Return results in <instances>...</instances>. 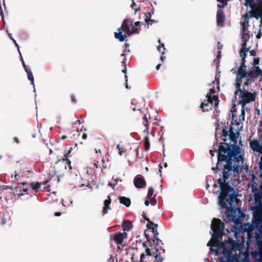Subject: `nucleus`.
<instances>
[{
  "instance_id": "f257e3e1",
  "label": "nucleus",
  "mask_w": 262,
  "mask_h": 262,
  "mask_svg": "<svg viewBox=\"0 0 262 262\" xmlns=\"http://www.w3.org/2000/svg\"><path fill=\"white\" fill-rule=\"evenodd\" d=\"M229 134L225 128L222 131V136L225 138L229 137V142L224 139V142L221 143L217 150L210 151V154L213 156V152H217V163L216 167H212L215 170L218 165H223L222 171L223 177L217 180L220 185L221 192L218 196V204L221 208H228L227 203L230 207H232L235 202L237 195L233 187L229 185L233 178L239 177L240 171H245L248 173V167L242 166L243 164V157L244 151L237 145V139L238 138L239 133L236 129L233 130L231 125L229 126Z\"/></svg>"
},
{
  "instance_id": "f03ea898",
  "label": "nucleus",
  "mask_w": 262,
  "mask_h": 262,
  "mask_svg": "<svg viewBox=\"0 0 262 262\" xmlns=\"http://www.w3.org/2000/svg\"><path fill=\"white\" fill-rule=\"evenodd\" d=\"M211 229L212 231L211 238L207 243V246L210 247V253L217 255L219 253V248L221 245L222 251L221 252L222 256L219 257L220 262H248L237 257L236 251L240 250L241 245H243L245 242L242 236H238V229L233 227L230 229L231 232H234L237 242H235L231 238L228 237L225 243L221 242L224 234V224L220 220H213Z\"/></svg>"
},
{
  "instance_id": "7ed1b4c3",
  "label": "nucleus",
  "mask_w": 262,
  "mask_h": 262,
  "mask_svg": "<svg viewBox=\"0 0 262 262\" xmlns=\"http://www.w3.org/2000/svg\"><path fill=\"white\" fill-rule=\"evenodd\" d=\"M246 80L247 84L254 83L256 79H262V71L259 67H252L248 70L246 66L245 59H242L239 67L237 70L235 81Z\"/></svg>"
},
{
  "instance_id": "20e7f679",
  "label": "nucleus",
  "mask_w": 262,
  "mask_h": 262,
  "mask_svg": "<svg viewBox=\"0 0 262 262\" xmlns=\"http://www.w3.org/2000/svg\"><path fill=\"white\" fill-rule=\"evenodd\" d=\"M242 81H235L233 85L235 86V91L234 92V98L236 99V96H238L239 99V103L241 106L246 105L247 104L255 100L257 93L256 92H250L248 90H246V85L249 84H247L246 81L242 86Z\"/></svg>"
},
{
  "instance_id": "39448f33",
  "label": "nucleus",
  "mask_w": 262,
  "mask_h": 262,
  "mask_svg": "<svg viewBox=\"0 0 262 262\" xmlns=\"http://www.w3.org/2000/svg\"><path fill=\"white\" fill-rule=\"evenodd\" d=\"M133 26V22L128 19H125L121 27L118 29V32L115 33V37L120 41H123L126 38V35H130V27Z\"/></svg>"
},
{
  "instance_id": "423d86ee",
  "label": "nucleus",
  "mask_w": 262,
  "mask_h": 262,
  "mask_svg": "<svg viewBox=\"0 0 262 262\" xmlns=\"http://www.w3.org/2000/svg\"><path fill=\"white\" fill-rule=\"evenodd\" d=\"M250 209L253 212L252 228H254L262 224V202L259 206H251Z\"/></svg>"
},
{
  "instance_id": "0eeeda50",
  "label": "nucleus",
  "mask_w": 262,
  "mask_h": 262,
  "mask_svg": "<svg viewBox=\"0 0 262 262\" xmlns=\"http://www.w3.org/2000/svg\"><path fill=\"white\" fill-rule=\"evenodd\" d=\"M261 227L258 229L256 232L250 233L248 234V242L253 243L256 244L257 246L262 245V224Z\"/></svg>"
},
{
  "instance_id": "6e6552de",
  "label": "nucleus",
  "mask_w": 262,
  "mask_h": 262,
  "mask_svg": "<svg viewBox=\"0 0 262 262\" xmlns=\"http://www.w3.org/2000/svg\"><path fill=\"white\" fill-rule=\"evenodd\" d=\"M254 12L253 11H249L246 13L245 15H243L242 18L243 21L241 22V25L242 26V38L244 40V35L245 34H247L248 35V38L250 37V33H247L246 31L247 28L249 27V20L252 17H254Z\"/></svg>"
},
{
  "instance_id": "1a4fd4ad",
  "label": "nucleus",
  "mask_w": 262,
  "mask_h": 262,
  "mask_svg": "<svg viewBox=\"0 0 262 262\" xmlns=\"http://www.w3.org/2000/svg\"><path fill=\"white\" fill-rule=\"evenodd\" d=\"M12 189H15V193L18 195H23L24 192L28 191L26 183H18L16 186L12 185L11 186Z\"/></svg>"
},
{
  "instance_id": "9d476101",
  "label": "nucleus",
  "mask_w": 262,
  "mask_h": 262,
  "mask_svg": "<svg viewBox=\"0 0 262 262\" xmlns=\"http://www.w3.org/2000/svg\"><path fill=\"white\" fill-rule=\"evenodd\" d=\"M245 3H244V5L246 7L249 6L251 9V11H253L254 13L255 11L257 10L258 8V3L259 1H262V0H245Z\"/></svg>"
},
{
  "instance_id": "9b49d317",
  "label": "nucleus",
  "mask_w": 262,
  "mask_h": 262,
  "mask_svg": "<svg viewBox=\"0 0 262 262\" xmlns=\"http://www.w3.org/2000/svg\"><path fill=\"white\" fill-rule=\"evenodd\" d=\"M250 147L254 152L262 153V145L260 144L257 139L250 141Z\"/></svg>"
},
{
  "instance_id": "f8f14e48",
  "label": "nucleus",
  "mask_w": 262,
  "mask_h": 262,
  "mask_svg": "<svg viewBox=\"0 0 262 262\" xmlns=\"http://www.w3.org/2000/svg\"><path fill=\"white\" fill-rule=\"evenodd\" d=\"M225 20V16L224 12L222 10H219L216 13V23L217 25L220 27L224 26V21Z\"/></svg>"
},
{
  "instance_id": "ddd939ff",
  "label": "nucleus",
  "mask_w": 262,
  "mask_h": 262,
  "mask_svg": "<svg viewBox=\"0 0 262 262\" xmlns=\"http://www.w3.org/2000/svg\"><path fill=\"white\" fill-rule=\"evenodd\" d=\"M134 183L135 187L138 188L144 187L146 184L144 177L141 175L137 176L134 178Z\"/></svg>"
},
{
  "instance_id": "4468645a",
  "label": "nucleus",
  "mask_w": 262,
  "mask_h": 262,
  "mask_svg": "<svg viewBox=\"0 0 262 262\" xmlns=\"http://www.w3.org/2000/svg\"><path fill=\"white\" fill-rule=\"evenodd\" d=\"M258 9L255 11L254 17L256 19H260V28L262 26V1H259L258 3Z\"/></svg>"
},
{
  "instance_id": "2eb2a0df",
  "label": "nucleus",
  "mask_w": 262,
  "mask_h": 262,
  "mask_svg": "<svg viewBox=\"0 0 262 262\" xmlns=\"http://www.w3.org/2000/svg\"><path fill=\"white\" fill-rule=\"evenodd\" d=\"M48 182V180L44 181L43 182L40 183H32V189L36 192H37L39 188L42 186L43 187V189H45L46 187H49V185H47Z\"/></svg>"
},
{
  "instance_id": "dca6fc26",
  "label": "nucleus",
  "mask_w": 262,
  "mask_h": 262,
  "mask_svg": "<svg viewBox=\"0 0 262 262\" xmlns=\"http://www.w3.org/2000/svg\"><path fill=\"white\" fill-rule=\"evenodd\" d=\"M126 236L125 232L116 233L114 236V239L118 245L121 244Z\"/></svg>"
},
{
  "instance_id": "f3484780",
  "label": "nucleus",
  "mask_w": 262,
  "mask_h": 262,
  "mask_svg": "<svg viewBox=\"0 0 262 262\" xmlns=\"http://www.w3.org/2000/svg\"><path fill=\"white\" fill-rule=\"evenodd\" d=\"M243 41H244V42L242 45V49H241L240 50L239 55L242 59H245L247 56V52L248 51V49L246 48V39L244 38Z\"/></svg>"
},
{
  "instance_id": "a211bd4d",
  "label": "nucleus",
  "mask_w": 262,
  "mask_h": 262,
  "mask_svg": "<svg viewBox=\"0 0 262 262\" xmlns=\"http://www.w3.org/2000/svg\"><path fill=\"white\" fill-rule=\"evenodd\" d=\"M206 97L209 99V102L211 105L216 106L218 104V97L217 96H210V94H207Z\"/></svg>"
},
{
  "instance_id": "6ab92c4d",
  "label": "nucleus",
  "mask_w": 262,
  "mask_h": 262,
  "mask_svg": "<svg viewBox=\"0 0 262 262\" xmlns=\"http://www.w3.org/2000/svg\"><path fill=\"white\" fill-rule=\"evenodd\" d=\"M262 200V193L257 192L254 194L255 205L253 206H259L261 204Z\"/></svg>"
},
{
  "instance_id": "aec40b11",
  "label": "nucleus",
  "mask_w": 262,
  "mask_h": 262,
  "mask_svg": "<svg viewBox=\"0 0 262 262\" xmlns=\"http://www.w3.org/2000/svg\"><path fill=\"white\" fill-rule=\"evenodd\" d=\"M152 14H154L153 12H149L145 14V21L146 24L151 25L154 23L156 22L155 20L151 19V17Z\"/></svg>"
},
{
  "instance_id": "412c9836",
  "label": "nucleus",
  "mask_w": 262,
  "mask_h": 262,
  "mask_svg": "<svg viewBox=\"0 0 262 262\" xmlns=\"http://www.w3.org/2000/svg\"><path fill=\"white\" fill-rule=\"evenodd\" d=\"M111 201L110 196H107V199L105 200L104 202V206L103 208L102 213L105 214L108 212V210L110 209L109 205L111 204Z\"/></svg>"
},
{
  "instance_id": "4be33fe9",
  "label": "nucleus",
  "mask_w": 262,
  "mask_h": 262,
  "mask_svg": "<svg viewBox=\"0 0 262 262\" xmlns=\"http://www.w3.org/2000/svg\"><path fill=\"white\" fill-rule=\"evenodd\" d=\"M25 70L27 74L28 79L29 80H30L31 84L34 87V92H35L34 80V77H33V74H32V72L31 71V70L29 69H26Z\"/></svg>"
},
{
  "instance_id": "5701e85b",
  "label": "nucleus",
  "mask_w": 262,
  "mask_h": 262,
  "mask_svg": "<svg viewBox=\"0 0 262 262\" xmlns=\"http://www.w3.org/2000/svg\"><path fill=\"white\" fill-rule=\"evenodd\" d=\"M119 199L120 203L126 207H129L130 205V200L129 198L125 196H120Z\"/></svg>"
},
{
  "instance_id": "b1692460",
  "label": "nucleus",
  "mask_w": 262,
  "mask_h": 262,
  "mask_svg": "<svg viewBox=\"0 0 262 262\" xmlns=\"http://www.w3.org/2000/svg\"><path fill=\"white\" fill-rule=\"evenodd\" d=\"M235 105L234 104L231 108L230 109V111L232 113V116H231V118L232 119V121H231V125H234V124H235L236 125H238L239 124V122H238L236 120H234V112H235Z\"/></svg>"
},
{
  "instance_id": "393cba45",
  "label": "nucleus",
  "mask_w": 262,
  "mask_h": 262,
  "mask_svg": "<svg viewBox=\"0 0 262 262\" xmlns=\"http://www.w3.org/2000/svg\"><path fill=\"white\" fill-rule=\"evenodd\" d=\"M245 110L248 111L247 107L246 105L242 106L241 114L239 115V121H243L245 120Z\"/></svg>"
},
{
  "instance_id": "a878e982",
  "label": "nucleus",
  "mask_w": 262,
  "mask_h": 262,
  "mask_svg": "<svg viewBox=\"0 0 262 262\" xmlns=\"http://www.w3.org/2000/svg\"><path fill=\"white\" fill-rule=\"evenodd\" d=\"M23 177V173L21 171L17 172V171H14V176H12V179H14L15 181H18L20 179L21 177Z\"/></svg>"
},
{
  "instance_id": "bb28decb",
  "label": "nucleus",
  "mask_w": 262,
  "mask_h": 262,
  "mask_svg": "<svg viewBox=\"0 0 262 262\" xmlns=\"http://www.w3.org/2000/svg\"><path fill=\"white\" fill-rule=\"evenodd\" d=\"M210 103L209 99H207V100H205L204 102H202L201 104V107L203 109V111H209V109L206 108L208 105V104Z\"/></svg>"
},
{
  "instance_id": "cd10ccee",
  "label": "nucleus",
  "mask_w": 262,
  "mask_h": 262,
  "mask_svg": "<svg viewBox=\"0 0 262 262\" xmlns=\"http://www.w3.org/2000/svg\"><path fill=\"white\" fill-rule=\"evenodd\" d=\"M124 230H129L132 228L131 223L129 221H125L123 225Z\"/></svg>"
},
{
  "instance_id": "c85d7f7f",
  "label": "nucleus",
  "mask_w": 262,
  "mask_h": 262,
  "mask_svg": "<svg viewBox=\"0 0 262 262\" xmlns=\"http://www.w3.org/2000/svg\"><path fill=\"white\" fill-rule=\"evenodd\" d=\"M151 256H152L155 258L154 261L163 262V258L162 257L159 256L157 253L153 252L152 254H151Z\"/></svg>"
},
{
  "instance_id": "c756f323",
  "label": "nucleus",
  "mask_w": 262,
  "mask_h": 262,
  "mask_svg": "<svg viewBox=\"0 0 262 262\" xmlns=\"http://www.w3.org/2000/svg\"><path fill=\"white\" fill-rule=\"evenodd\" d=\"M157 227H158L157 225H156V224H155L154 223H153L152 222H149L147 224V227L148 229H152V232H155V229H157Z\"/></svg>"
},
{
  "instance_id": "7c9ffc66",
  "label": "nucleus",
  "mask_w": 262,
  "mask_h": 262,
  "mask_svg": "<svg viewBox=\"0 0 262 262\" xmlns=\"http://www.w3.org/2000/svg\"><path fill=\"white\" fill-rule=\"evenodd\" d=\"M72 150V148L70 147L69 151V154H65L63 156L62 160L64 161H66L67 163H68L69 165L70 164L71 162L68 159L69 155V152Z\"/></svg>"
},
{
  "instance_id": "2f4dec72",
  "label": "nucleus",
  "mask_w": 262,
  "mask_h": 262,
  "mask_svg": "<svg viewBox=\"0 0 262 262\" xmlns=\"http://www.w3.org/2000/svg\"><path fill=\"white\" fill-rule=\"evenodd\" d=\"M258 246V251L257 252H254V254L258 255L260 259H262V245L261 246Z\"/></svg>"
},
{
  "instance_id": "473e14b6",
  "label": "nucleus",
  "mask_w": 262,
  "mask_h": 262,
  "mask_svg": "<svg viewBox=\"0 0 262 262\" xmlns=\"http://www.w3.org/2000/svg\"><path fill=\"white\" fill-rule=\"evenodd\" d=\"M154 192V190L152 187H150L148 188L147 195L146 196L148 199H151V198L152 197V196L153 195Z\"/></svg>"
},
{
  "instance_id": "72a5a7b5",
  "label": "nucleus",
  "mask_w": 262,
  "mask_h": 262,
  "mask_svg": "<svg viewBox=\"0 0 262 262\" xmlns=\"http://www.w3.org/2000/svg\"><path fill=\"white\" fill-rule=\"evenodd\" d=\"M228 0H217L220 3L222 4V5L219 4L217 7L219 8H223L225 6L227 5V1Z\"/></svg>"
},
{
  "instance_id": "f704fd0d",
  "label": "nucleus",
  "mask_w": 262,
  "mask_h": 262,
  "mask_svg": "<svg viewBox=\"0 0 262 262\" xmlns=\"http://www.w3.org/2000/svg\"><path fill=\"white\" fill-rule=\"evenodd\" d=\"M157 50L159 52H161L162 54H164L165 53V48L164 46V44L162 43L160 44L159 46L157 47Z\"/></svg>"
},
{
  "instance_id": "c9c22d12",
  "label": "nucleus",
  "mask_w": 262,
  "mask_h": 262,
  "mask_svg": "<svg viewBox=\"0 0 262 262\" xmlns=\"http://www.w3.org/2000/svg\"><path fill=\"white\" fill-rule=\"evenodd\" d=\"M144 144L146 150H148L150 146L149 141L148 137H146L144 139Z\"/></svg>"
},
{
  "instance_id": "e433bc0d",
  "label": "nucleus",
  "mask_w": 262,
  "mask_h": 262,
  "mask_svg": "<svg viewBox=\"0 0 262 262\" xmlns=\"http://www.w3.org/2000/svg\"><path fill=\"white\" fill-rule=\"evenodd\" d=\"M130 35L136 34V33L139 34V30L137 28L133 27L132 28V29H130Z\"/></svg>"
},
{
  "instance_id": "4c0bfd02",
  "label": "nucleus",
  "mask_w": 262,
  "mask_h": 262,
  "mask_svg": "<svg viewBox=\"0 0 262 262\" xmlns=\"http://www.w3.org/2000/svg\"><path fill=\"white\" fill-rule=\"evenodd\" d=\"M117 149L119 150V154L120 156H122L123 154V152H124L125 151V150L124 149L123 147H121L119 145H118L117 146Z\"/></svg>"
},
{
  "instance_id": "58836bf2",
  "label": "nucleus",
  "mask_w": 262,
  "mask_h": 262,
  "mask_svg": "<svg viewBox=\"0 0 262 262\" xmlns=\"http://www.w3.org/2000/svg\"><path fill=\"white\" fill-rule=\"evenodd\" d=\"M134 103H135L134 101L132 100V102H131L130 108L132 109V110L134 111H135L136 110L140 111L141 108L140 107H138L136 109V107L135 106Z\"/></svg>"
},
{
  "instance_id": "ea45409f",
  "label": "nucleus",
  "mask_w": 262,
  "mask_h": 262,
  "mask_svg": "<svg viewBox=\"0 0 262 262\" xmlns=\"http://www.w3.org/2000/svg\"><path fill=\"white\" fill-rule=\"evenodd\" d=\"M220 75L219 74H216L215 77V81L216 83L217 86L219 89V84H220Z\"/></svg>"
},
{
  "instance_id": "a19ab883",
  "label": "nucleus",
  "mask_w": 262,
  "mask_h": 262,
  "mask_svg": "<svg viewBox=\"0 0 262 262\" xmlns=\"http://www.w3.org/2000/svg\"><path fill=\"white\" fill-rule=\"evenodd\" d=\"M259 62V58L258 57L254 58L253 59V67H257V65L258 64Z\"/></svg>"
},
{
  "instance_id": "79ce46f5",
  "label": "nucleus",
  "mask_w": 262,
  "mask_h": 262,
  "mask_svg": "<svg viewBox=\"0 0 262 262\" xmlns=\"http://www.w3.org/2000/svg\"><path fill=\"white\" fill-rule=\"evenodd\" d=\"M155 240H156V244L157 246H159L160 248H161L160 245H163L162 241L159 239L158 237H155Z\"/></svg>"
},
{
  "instance_id": "37998d69",
  "label": "nucleus",
  "mask_w": 262,
  "mask_h": 262,
  "mask_svg": "<svg viewBox=\"0 0 262 262\" xmlns=\"http://www.w3.org/2000/svg\"><path fill=\"white\" fill-rule=\"evenodd\" d=\"M262 36V32H261V28H260L257 35H256V38L257 39H260Z\"/></svg>"
},
{
  "instance_id": "c03bdc74",
  "label": "nucleus",
  "mask_w": 262,
  "mask_h": 262,
  "mask_svg": "<svg viewBox=\"0 0 262 262\" xmlns=\"http://www.w3.org/2000/svg\"><path fill=\"white\" fill-rule=\"evenodd\" d=\"M20 54V60H21V63H22V64H23V67H24V69H25V70H26V69H28V68L26 67V64H25V62H24V60H23V57H22L21 54L20 53V54Z\"/></svg>"
},
{
  "instance_id": "a18cd8bd",
  "label": "nucleus",
  "mask_w": 262,
  "mask_h": 262,
  "mask_svg": "<svg viewBox=\"0 0 262 262\" xmlns=\"http://www.w3.org/2000/svg\"><path fill=\"white\" fill-rule=\"evenodd\" d=\"M143 119L145 121V122L144 123V125L147 127L148 126V122L146 115L143 116Z\"/></svg>"
},
{
  "instance_id": "49530a36",
  "label": "nucleus",
  "mask_w": 262,
  "mask_h": 262,
  "mask_svg": "<svg viewBox=\"0 0 262 262\" xmlns=\"http://www.w3.org/2000/svg\"><path fill=\"white\" fill-rule=\"evenodd\" d=\"M12 41L14 43L15 46L17 47L19 53L20 54V51L19 50V46H18V44L17 43L16 40L15 39H13Z\"/></svg>"
},
{
  "instance_id": "de8ad7c7",
  "label": "nucleus",
  "mask_w": 262,
  "mask_h": 262,
  "mask_svg": "<svg viewBox=\"0 0 262 262\" xmlns=\"http://www.w3.org/2000/svg\"><path fill=\"white\" fill-rule=\"evenodd\" d=\"M136 7V4L134 2H133L132 5V9H135V12H136L138 10V8H135Z\"/></svg>"
},
{
  "instance_id": "09e8293b",
  "label": "nucleus",
  "mask_w": 262,
  "mask_h": 262,
  "mask_svg": "<svg viewBox=\"0 0 262 262\" xmlns=\"http://www.w3.org/2000/svg\"><path fill=\"white\" fill-rule=\"evenodd\" d=\"M121 56L123 57V61H122V63L125 64V62L126 61V57H125V55L123 54H121Z\"/></svg>"
},
{
  "instance_id": "8fccbe9b",
  "label": "nucleus",
  "mask_w": 262,
  "mask_h": 262,
  "mask_svg": "<svg viewBox=\"0 0 262 262\" xmlns=\"http://www.w3.org/2000/svg\"><path fill=\"white\" fill-rule=\"evenodd\" d=\"M6 31H7V32L8 33V36H9V38H10L12 40H13V39H14L13 38V36H12V34H11V33H9V32H8V29H6Z\"/></svg>"
},
{
  "instance_id": "3c124183",
  "label": "nucleus",
  "mask_w": 262,
  "mask_h": 262,
  "mask_svg": "<svg viewBox=\"0 0 262 262\" xmlns=\"http://www.w3.org/2000/svg\"><path fill=\"white\" fill-rule=\"evenodd\" d=\"M209 92L210 93L209 94H210V95H211V94L215 93V91L213 88H212V89H210Z\"/></svg>"
},
{
  "instance_id": "603ef678",
  "label": "nucleus",
  "mask_w": 262,
  "mask_h": 262,
  "mask_svg": "<svg viewBox=\"0 0 262 262\" xmlns=\"http://www.w3.org/2000/svg\"><path fill=\"white\" fill-rule=\"evenodd\" d=\"M77 123H78L79 124H80V120H77V121H76V122H75L73 123V124H72V125H73V126H75Z\"/></svg>"
},
{
  "instance_id": "864d4df0",
  "label": "nucleus",
  "mask_w": 262,
  "mask_h": 262,
  "mask_svg": "<svg viewBox=\"0 0 262 262\" xmlns=\"http://www.w3.org/2000/svg\"><path fill=\"white\" fill-rule=\"evenodd\" d=\"M128 46H129V45L128 43L125 45V51H124L129 52V50L128 49Z\"/></svg>"
},
{
  "instance_id": "5fc2aeb1",
  "label": "nucleus",
  "mask_w": 262,
  "mask_h": 262,
  "mask_svg": "<svg viewBox=\"0 0 262 262\" xmlns=\"http://www.w3.org/2000/svg\"><path fill=\"white\" fill-rule=\"evenodd\" d=\"M108 185L112 187L113 189H115V185L114 184H113V183H109L108 184Z\"/></svg>"
},
{
  "instance_id": "6e6d98bb",
  "label": "nucleus",
  "mask_w": 262,
  "mask_h": 262,
  "mask_svg": "<svg viewBox=\"0 0 262 262\" xmlns=\"http://www.w3.org/2000/svg\"><path fill=\"white\" fill-rule=\"evenodd\" d=\"M231 72H232L233 73H237V70H236L235 68H233L231 70Z\"/></svg>"
},
{
  "instance_id": "4d7b16f0",
  "label": "nucleus",
  "mask_w": 262,
  "mask_h": 262,
  "mask_svg": "<svg viewBox=\"0 0 262 262\" xmlns=\"http://www.w3.org/2000/svg\"><path fill=\"white\" fill-rule=\"evenodd\" d=\"M115 182H116V184H117L118 182H121V180L118 179V178H116L115 180Z\"/></svg>"
},
{
  "instance_id": "13d9d810",
  "label": "nucleus",
  "mask_w": 262,
  "mask_h": 262,
  "mask_svg": "<svg viewBox=\"0 0 262 262\" xmlns=\"http://www.w3.org/2000/svg\"><path fill=\"white\" fill-rule=\"evenodd\" d=\"M144 204L147 206H148L149 204V201L148 200H146L144 202Z\"/></svg>"
},
{
  "instance_id": "bf43d9fd",
  "label": "nucleus",
  "mask_w": 262,
  "mask_h": 262,
  "mask_svg": "<svg viewBox=\"0 0 262 262\" xmlns=\"http://www.w3.org/2000/svg\"><path fill=\"white\" fill-rule=\"evenodd\" d=\"M71 99H72V101L74 103H75V102H76V99H75V98L74 97V96H72V97H71Z\"/></svg>"
},
{
  "instance_id": "052dcab7",
  "label": "nucleus",
  "mask_w": 262,
  "mask_h": 262,
  "mask_svg": "<svg viewBox=\"0 0 262 262\" xmlns=\"http://www.w3.org/2000/svg\"><path fill=\"white\" fill-rule=\"evenodd\" d=\"M155 236L159 234L157 230V229H155V232H153Z\"/></svg>"
},
{
  "instance_id": "680f3d73",
  "label": "nucleus",
  "mask_w": 262,
  "mask_h": 262,
  "mask_svg": "<svg viewBox=\"0 0 262 262\" xmlns=\"http://www.w3.org/2000/svg\"><path fill=\"white\" fill-rule=\"evenodd\" d=\"M141 23L140 21H136L135 23V26H138L139 25H140Z\"/></svg>"
},
{
  "instance_id": "e2e57ef3",
  "label": "nucleus",
  "mask_w": 262,
  "mask_h": 262,
  "mask_svg": "<svg viewBox=\"0 0 262 262\" xmlns=\"http://www.w3.org/2000/svg\"><path fill=\"white\" fill-rule=\"evenodd\" d=\"M234 216H233V215H231V216L229 215V220H234Z\"/></svg>"
},
{
  "instance_id": "0e129e2a",
  "label": "nucleus",
  "mask_w": 262,
  "mask_h": 262,
  "mask_svg": "<svg viewBox=\"0 0 262 262\" xmlns=\"http://www.w3.org/2000/svg\"><path fill=\"white\" fill-rule=\"evenodd\" d=\"M108 261L113 262V258L112 256H111L110 258L108 259Z\"/></svg>"
},
{
  "instance_id": "69168bd1",
  "label": "nucleus",
  "mask_w": 262,
  "mask_h": 262,
  "mask_svg": "<svg viewBox=\"0 0 262 262\" xmlns=\"http://www.w3.org/2000/svg\"><path fill=\"white\" fill-rule=\"evenodd\" d=\"M160 67H161V64H158L156 66V70H159V69H160Z\"/></svg>"
},
{
  "instance_id": "338daca9",
  "label": "nucleus",
  "mask_w": 262,
  "mask_h": 262,
  "mask_svg": "<svg viewBox=\"0 0 262 262\" xmlns=\"http://www.w3.org/2000/svg\"><path fill=\"white\" fill-rule=\"evenodd\" d=\"M165 58L166 57L165 56H162L160 57V59H161V61H164L165 60Z\"/></svg>"
},
{
  "instance_id": "774afa93",
  "label": "nucleus",
  "mask_w": 262,
  "mask_h": 262,
  "mask_svg": "<svg viewBox=\"0 0 262 262\" xmlns=\"http://www.w3.org/2000/svg\"><path fill=\"white\" fill-rule=\"evenodd\" d=\"M259 168L260 169H262V160H261V161L259 162Z\"/></svg>"
}]
</instances>
